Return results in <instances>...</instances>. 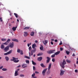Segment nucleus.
I'll return each instance as SVG.
<instances>
[{
    "label": "nucleus",
    "mask_w": 78,
    "mask_h": 78,
    "mask_svg": "<svg viewBox=\"0 0 78 78\" xmlns=\"http://www.w3.org/2000/svg\"><path fill=\"white\" fill-rule=\"evenodd\" d=\"M36 51V49L35 48L34 49V50H31L30 53V52H29L30 57L31 56H31H33V53H35Z\"/></svg>",
    "instance_id": "1"
},
{
    "label": "nucleus",
    "mask_w": 78,
    "mask_h": 78,
    "mask_svg": "<svg viewBox=\"0 0 78 78\" xmlns=\"http://www.w3.org/2000/svg\"><path fill=\"white\" fill-rule=\"evenodd\" d=\"M51 63H49L48 65V71L47 72V74L48 75H49L50 73V69H51Z\"/></svg>",
    "instance_id": "2"
},
{
    "label": "nucleus",
    "mask_w": 78,
    "mask_h": 78,
    "mask_svg": "<svg viewBox=\"0 0 78 78\" xmlns=\"http://www.w3.org/2000/svg\"><path fill=\"white\" fill-rule=\"evenodd\" d=\"M66 62L65 61V60H63V62L62 63L61 65H60V66L61 67H62V69H64L65 67V64H66Z\"/></svg>",
    "instance_id": "3"
},
{
    "label": "nucleus",
    "mask_w": 78,
    "mask_h": 78,
    "mask_svg": "<svg viewBox=\"0 0 78 78\" xmlns=\"http://www.w3.org/2000/svg\"><path fill=\"white\" fill-rule=\"evenodd\" d=\"M12 59H11V61H14V62H15L16 63L17 62H19V60L18 59V58H16L15 57H13L12 58Z\"/></svg>",
    "instance_id": "4"
},
{
    "label": "nucleus",
    "mask_w": 78,
    "mask_h": 78,
    "mask_svg": "<svg viewBox=\"0 0 78 78\" xmlns=\"http://www.w3.org/2000/svg\"><path fill=\"white\" fill-rule=\"evenodd\" d=\"M10 41H11V40L9 39H8L6 42L5 43H3V44H4V45H7L8 44V43H9Z\"/></svg>",
    "instance_id": "5"
},
{
    "label": "nucleus",
    "mask_w": 78,
    "mask_h": 78,
    "mask_svg": "<svg viewBox=\"0 0 78 78\" xmlns=\"http://www.w3.org/2000/svg\"><path fill=\"white\" fill-rule=\"evenodd\" d=\"M47 70V68H46L43 70L42 72V74L43 76H45V72H46Z\"/></svg>",
    "instance_id": "6"
},
{
    "label": "nucleus",
    "mask_w": 78,
    "mask_h": 78,
    "mask_svg": "<svg viewBox=\"0 0 78 78\" xmlns=\"http://www.w3.org/2000/svg\"><path fill=\"white\" fill-rule=\"evenodd\" d=\"M55 50H49L47 51V53L49 54H51V53H54Z\"/></svg>",
    "instance_id": "7"
},
{
    "label": "nucleus",
    "mask_w": 78,
    "mask_h": 78,
    "mask_svg": "<svg viewBox=\"0 0 78 78\" xmlns=\"http://www.w3.org/2000/svg\"><path fill=\"white\" fill-rule=\"evenodd\" d=\"M65 72V71H64L62 69H61L60 70V76H62V75H64V72Z\"/></svg>",
    "instance_id": "8"
},
{
    "label": "nucleus",
    "mask_w": 78,
    "mask_h": 78,
    "mask_svg": "<svg viewBox=\"0 0 78 78\" xmlns=\"http://www.w3.org/2000/svg\"><path fill=\"white\" fill-rule=\"evenodd\" d=\"M12 50H10L8 52L4 53V55H9V54H11V53H12Z\"/></svg>",
    "instance_id": "9"
},
{
    "label": "nucleus",
    "mask_w": 78,
    "mask_h": 78,
    "mask_svg": "<svg viewBox=\"0 0 78 78\" xmlns=\"http://www.w3.org/2000/svg\"><path fill=\"white\" fill-rule=\"evenodd\" d=\"M46 58L47 59L46 61V63H49V62H50V59H51V58L48 57H47Z\"/></svg>",
    "instance_id": "10"
},
{
    "label": "nucleus",
    "mask_w": 78,
    "mask_h": 78,
    "mask_svg": "<svg viewBox=\"0 0 78 78\" xmlns=\"http://www.w3.org/2000/svg\"><path fill=\"white\" fill-rule=\"evenodd\" d=\"M12 41H14L15 42H19V40L15 38L12 39Z\"/></svg>",
    "instance_id": "11"
},
{
    "label": "nucleus",
    "mask_w": 78,
    "mask_h": 78,
    "mask_svg": "<svg viewBox=\"0 0 78 78\" xmlns=\"http://www.w3.org/2000/svg\"><path fill=\"white\" fill-rule=\"evenodd\" d=\"M9 46H7V47H6L5 48H4V51H6L8 50H9Z\"/></svg>",
    "instance_id": "12"
},
{
    "label": "nucleus",
    "mask_w": 78,
    "mask_h": 78,
    "mask_svg": "<svg viewBox=\"0 0 78 78\" xmlns=\"http://www.w3.org/2000/svg\"><path fill=\"white\" fill-rule=\"evenodd\" d=\"M10 48H13L14 47V42H12L10 45Z\"/></svg>",
    "instance_id": "13"
},
{
    "label": "nucleus",
    "mask_w": 78,
    "mask_h": 78,
    "mask_svg": "<svg viewBox=\"0 0 78 78\" xmlns=\"http://www.w3.org/2000/svg\"><path fill=\"white\" fill-rule=\"evenodd\" d=\"M24 36L26 37V36H28V32H24Z\"/></svg>",
    "instance_id": "14"
},
{
    "label": "nucleus",
    "mask_w": 78,
    "mask_h": 78,
    "mask_svg": "<svg viewBox=\"0 0 78 78\" xmlns=\"http://www.w3.org/2000/svg\"><path fill=\"white\" fill-rule=\"evenodd\" d=\"M17 28V27H13L12 28V30L13 31H16V28Z\"/></svg>",
    "instance_id": "15"
},
{
    "label": "nucleus",
    "mask_w": 78,
    "mask_h": 78,
    "mask_svg": "<svg viewBox=\"0 0 78 78\" xmlns=\"http://www.w3.org/2000/svg\"><path fill=\"white\" fill-rule=\"evenodd\" d=\"M48 41L47 40H45L44 41H43V43L44 44V45H46V44H47V43H48Z\"/></svg>",
    "instance_id": "16"
},
{
    "label": "nucleus",
    "mask_w": 78,
    "mask_h": 78,
    "mask_svg": "<svg viewBox=\"0 0 78 78\" xmlns=\"http://www.w3.org/2000/svg\"><path fill=\"white\" fill-rule=\"evenodd\" d=\"M36 47V44L34 43L32 45V48H34V49L35 48H35V47Z\"/></svg>",
    "instance_id": "17"
},
{
    "label": "nucleus",
    "mask_w": 78,
    "mask_h": 78,
    "mask_svg": "<svg viewBox=\"0 0 78 78\" xmlns=\"http://www.w3.org/2000/svg\"><path fill=\"white\" fill-rule=\"evenodd\" d=\"M42 59V57H39L37 58L38 61H41Z\"/></svg>",
    "instance_id": "18"
},
{
    "label": "nucleus",
    "mask_w": 78,
    "mask_h": 78,
    "mask_svg": "<svg viewBox=\"0 0 78 78\" xmlns=\"http://www.w3.org/2000/svg\"><path fill=\"white\" fill-rule=\"evenodd\" d=\"M17 75H19V73H18V72L17 71H16L15 73V76H17Z\"/></svg>",
    "instance_id": "19"
},
{
    "label": "nucleus",
    "mask_w": 78,
    "mask_h": 78,
    "mask_svg": "<svg viewBox=\"0 0 78 78\" xmlns=\"http://www.w3.org/2000/svg\"><path fill=\"white\" fill-rule=\"evenodd\" d=\"M34 32H32L30 33V35L31 36H34Z\"/></svg>",
    "instance_id": "20"
},
{
    "label": "nucleus",
    "mask_w": 78,
    "mask_h": 78,
    "mask_svg": "<svg viewBox=\"0 0 78 78\" xmlns=\"http://www.w3.org/2000/svg\"><path fill=\"white\" fill-rule=\"evenodd\" d=\"M59 53H60V51H58L56 52H55V55H59Z\"/></svg>",
    "instance_id": "21"
},
{
    "label": "nucleus",
    "mask_w": 78,
    "mask_h": 78,
    "mask_svg": "<svg viewBox=\"0 0 78 78\" xmlns=\"http://www.w3.org/2000/svg\"><path fill=\"white\" fill-rule=\"evenodd\" d=\"M41 66L42 67H43V68H44V67H45L46 66L44 65V64L42 63H41Z\"/></svg>",
    "instance_id": "22"
},
{
    "label": "nucleus",
    "mask_w": 78,
    "mask_h": 78,
    "mask_svg": "<svg viewBox=\"0 0 78 78\" xmlns=\"http://www.w3.org/2000/svg\"><path fill=\"white\" fill-rule=\"evenodd\" d=\"M5 58L7 61H9V57H8L5 56Z\"/></svg>",
    "instance_id": "23"
},
{
    "label": "nucleus",
    "mask_w": 78,
    "mask_h": 78,
    "mask_svg": "<svg viewBox=\"0 0 78 78\" xmlns=\"http://www.w3.org/2000/svg\"><path fill=\"white\" fill-rule=\"evenodd\" d=\"M30 28V27H26L23 28V30H28Z\"/></svg>",
    "instance_id": "24"
},
{
    "label": "nucleus",
    "mask_w": 78,
    "mask_h": 78,
    "mask_svg": "<svg viewBox=\"0 0 78 78\" xmlns=\"http://www.w3.org/2000/svg\"><path fill=\"white\" fill-rule=\"evenodd\" d=\"M43 48H44L43 46L42 45H41V47H40V49L41 50H43Z\"/></svg>",
    "instance_id": "25"
},
{
    "label": "nucleus",
    "mask_w": 78,
    "mask_h": 78,
    "mask_svg": "<svg viewBox=\"0 0 78 78\" xmlns=\"http://www.w3.org/2000/svg\"><path fill=\"white\" fill-rule=\"evenodd\" d=\"M43 55V53L41 52L38 54L37 56H41V55Z\"/></svg>",
    "instance_id": "26"
},
{
    "label": "nucleus",
    "mask_w": 78,
    "mask_h": 78,
    "mask_svg": "<svg viewBox=\"0 0 78 78\" xmlns=\"http://www.w3.org/2000/svg\"><path fill=\"white\" fill-rule=\"evenodd\" d=\"M66 61L67 62H68V63H70V62H71V61L69 59H67L66 60Z\"/></svg>",
    "instance_id": "27"
},
{
    "label": "nucleus",
    "mask_w": 78,
    "mask_h": 78,
    "mask_svg": "<svg viewBox=\"0 0 78 78\" xmlns=\"http://www.w3.org/2000/svg\"><path fill=\"white\" fill-rule=\"evenodd\" d=\"M32 64H33V65H34V66H36V63H35L33 61H32Z\"/></svg>",
    "instance_id": "28"
},
{
    "label": "nucleus",
    "mask_w": 78,
    "mask_h": 78,
    "mask_svg": "<svg viewBox=\"0 0 78 78\" xmlns=\"http://www.w3.org/2000/svg\"><path fill=\"white\" fill-rule=\"evenodd\" d=\"M1 48L2 49H3L4 48H5V46L4 45H2L1 46Z\"/></svg>",
    "instance_id": "29"
},
{
    "label": "nucleus",
    "mask_w": 78,
    "mask_h": 78,
    "mask_svg": "<svg viewBox=\"0 0 78 78\" xmlns=\"http://www.w3.org/2000/svg\"><path fill=\"white\" fill-rule=\"evenodd\" d=\"M26 64H23L22 66V67H23V68H25V67H27V66H26Z\"/></svg>",
    "instance_id": "30"
},
{
    "label": "nucleus",
    "mask_w": 78,
    "mask_h": 78,
    "mask_svg": "<svg viewBox=\"0 0 78 78\" xmlns=\"http://www.w3.org/2000/svg\"><path fill=\"white\" fill-rule=\"evenodd\" d=\"M14 15H15L16 18H17V17H18V15H17V13H14Z\"/></svg>",
    "instance_id": "31"
},
{
    "label": "nucleus",
    "mask_w": 78,
    "mask_h": 78,
    "mask_svg": "<svg viewBox=\"0 0 78 78\" xmlns=\"http://www.w3.org/2000/svg\"><path fill=\"white\" fill-rule=\"evenodd\" d=\"M2 71H7V69L3 68L2 69Z\"/></svg>",
    "instance_id": "32"
},
{
    "label": "nucleus",
    "mask_w": 78,
    "mask_h": 78,
    "mask_svg": "<svg viewBox=\"0 0 78 78\" xmlns=\"http://www.w3.org/2000/svg\"><path fill=\"white\" fill-rule=\"evenodd\" d=\"M66 53L67 55H69V53H70V51H66Z\"/></svg>",
    "instance_id": "33"
},
{
    "label": "nucleus",
    "mask_w": 78,
    "mask_h": 78,
    "mask_svg": "<svg viewBox=\"0 0 78 78\" xmlns=\"http://www.w3.org/2000/svg\"><path fill=\"white\" fill-rule=\"evenodd\" d=\"M21 51H20V49H17V52H18V53H20Z\"/></svg>",
    "instance_id": "34"
},
{
    "label": "nucleus",
    "mask_w": 78,
    "mask_h": 78,
    "mask_svg": "<svg viewBox=\"0 0 78 78\" xmlns=\"http://www.w3.org/2000/svg\"><path fill=\"white\" fill-rule=\"evenodd\" d=\"M55 55H56L55 54H54L52 55L51 56V57L52 58H55Z\"/></svg>",
    "instance_id": "35"
},
{
    "label": "nucleus",
    "mask_w": 78,
    "mask_h": 78,
    "mask_svg": "<svg viewBox=\"0 0 78 78\" xmlns=\"http://www.w3.org/2000/svg\"><path fill=\"white\" fill-rule=\"evenodd\" d=\"M20 76H21L22 77H24L25 76L23 74H21L20 75Z\"/></svg>",
    "instance_id": "36"
},
{
    "label": "nucleus",
    "mask_w": 78,
    "mask_h": 78,
    "mask_svg": "<svg viewBox=\"0 0 78 78\" xmlns=\"http://www.w3.org/2000/svg\"><path fill=\"white\" fill-rule=\"evenodd\" d=\"M26 62L27 64H29V63H30V61L29 60H26Z\"/></svg>",
    "instance_id": "37"
},
{
    "label": "nucleus",
    "mask_w": 78,
    "mask_h": 78,
    "mask_svg": "<svg viewBox=\"0 0 78 78\" xmlns=\"http://www.w3.org/2000/svg\"><path fill=\"white\" fill-rule=\"evenodd\" d=\"M1 41H6V39H1Z\"/></svg>",
    "instance_id": "38"
},
{
    "label": "nucleus",
    "mask_w": 78,
    "mask_h": 78,
    "mask_svg": "<svg viewBox=\"0 0 78 78\" xmlns=\"http://www.w3.org/2000/svg\"><path fill=\"white\" fill-rule=\"evenodd\" d=\"M31 49H32V48H31V46H30L29 48V51H31Z\"/></svg>",
    "instance_id": "39"
},
{
    "label": "nucleus",
    "mask_w": 78,
    "mask_h": 78,
    "mask_svg": "<svg viewBox=\"0 0 78 78\" xmlns=\"http://www.w3.org/2000/svg\"><path fill=\"white\" fill-rule=\"evenodd\" d=\"M52 62H54L55 61V59L54 58H53L52 59Z\"/></svg>",
    "instance_id": "40"
},
{
    "label": "nucleus",
    "mask_w": 78,
    "mask_h": 78,
    "mask_svg": "<svg viewBox=\"0 0 78 78\" xmlns=\"http://www.w3.org/2000/svg\"><path fill=\"white\" fill-rule=\"evenodd\" d=\"M25 58H27V59H30V57L27 56H25Z\"/></svg>",
    "instance_id": "41"
},
{
    "label": "nucleus",
    "mask_w": 78,
    "mask_h": 78,
    "mask_svg": "<svg viewBox=\"0 0 78 78\" xmlns=\"http://www.w3.org/2000/svg\"><path fill=\"white\" fill-rule=\"evenodd\" d=\"M20 53V54L22 55H23V51L22 50L21 51Z\"/></svg>",
    "instance_id": "42"
},
{
    "label": "nucleus",
    "mask_w": 78,
    "mask_h": 78,
    "mask_svg": "<svg viewBox=\"0 0 78 78\" xmlns=\"http://www.w3.org/2000/svg\"><path fill=\"white\" fill-rule=\"evenodd\" d=\"M35 73H36L37 74H39V73L37 71H35Z\"/></svg>",
    "instance_id": "43"
},
{
    "label": "nucleus",
    "mask_w": 78,
    "mask_h": 78,
    "mask_svg": "<svg viewBox=\"0 0 78 78\" xmlns=\"http://www.w3.org/2000/svg\"><path fill=\"white\" fill-rule=\"evenodd\" d=\"M62 44V41H60V43L59 44V45H61Z\"/></svg>",
    "instance_id": "44"
},
{
    "label": "nucleus",
    "mask_w": 78,
    "mask_h": 78,
    "mask_svg": "<svg viewBox=\"0 0 78 78\" xmlns=\"http://www.w3.org/2000/svg\"><path fill=\"white\" fill-rule=\"evenodd\" d=\"M19 70H20V69H17L15 71L17 72H18V71H19Z\"/></svg>",
    "instance_id": "45"
},
{
    "label": "nucleus",
    "mask_w": 78,
    "mask_h": 78,
    "mask_svg": "<svg viewBox=\"0 0 78 78\" xmlns=\"http://www.w3.org/2000/svg\"><path fill=\"white\" fill-rule=\"evenodd\" d=\"M0 20L1 22L3 21V20H2V18H1V17L0 18Z\"/></svg>",
    "instance_id": "46"
},
{
    "label": "nucleus",
    "mask_w": 78,
    "mask_h": 78,
    "mask_svg": "<svg viewBox=\"0 0 78 78\" xmlns=\"http://www.w3.org/2000/svg\"><path fill=\"white\" fill-rule=\"evenodd\" d=\"M60 51H62V50H63V48H60Z\"/></svg>",
    "instance_id": "47"
},
{
    "label": "nucleus",
    "mask_w": 78,
    "mask_h": 78,
    "mask_svg": "<svg viewBox=\"0 0 78 78\" xmlns=\"http://www.w3.org/2000/svg\"><path fill=\"white\" fill-rule=\"evenodd\" d=\"M75 72H76V73H77V72H78V70H77V69H76V70H75Z\"/></svg>",
    "instance_id": "48"
},
{
    "label": "nucleus",
    "mask_w": 78,
    "mask_h": 78,
    "mask_svg": "<svg viewBox=\"0 0 78 78\" xmlns=\"http://www.w3.org/2000/svg\"><path fill=\"white\" fill-rule=\"evenodd\" d=\"M3 67V66H2L0 67V69H2V68Z\"/></svg>",
    "instance_id": "49"
},
{
    "label": "nucleus",
    "mask_w": 78,
    "mask_h": 78,
    "mask_svg": "<svg viewBox=\"0 0 78 78\" xmlns=\"http://www.w3.org/2000/svg\"><path fill=\"white\" fill-rule=\"evenodd\" d=\"M51 45H53V41H51Z\"/></svg>",
    "instance_id": "50"
},
{
    "label": "nucleus",
    "mask_w": 78,
    "mask_h": 78,
    "mask_svg": "<svg viewBox=\"0 0 78 78\" xmlns=\"http://www.w3.org/2000/svg\"><path fill=\"white\" fill-rule=\"evenodd\" d=\"M55 42H58V40H55Z\"/></svg>",
    "instance_id": "51"
},
{
    "label": "nucleus",
    "mask_w": 78,
    "mask_h": 78,
    "mask_svg": "<svg viewBox=\"0 0 78 78\" xmlns=\"http://www.w3.org/2000/svg\"><path fill=\"white\" fill-rule=\"evenodd\" d=\"M33 70H34V69H35V67H34V66L33 67Z\"/></svg>",
    "instance_id": "52"
},
{
    "label": "nucleus",
    "mask_w": 78,
    "mask_h": 78,
    "mask_svg": "<svg viewBox=\"0 0 78 78\" xmlns=\"http://www.w3.org/2000/svg\"><path fill=\"white\" fill-rule=\"evenodd\" d=\"M30 44H27V46H28V47H30Z\"/></svg>",
    "instance_id": "53"
},
{
    "label": "nucleus",
    "mask_w": 78,
    "mask_h": 78,
    "mask_svg": "<svg viewBox=\"0 0 78 78\" xmlns=\"http://www.w3.org/2000/svg\"><path fill=\"white\" fill-rule=\"evenodd\" d=\"M73 56H75V54L73 53V55H72Z\"/></svg>",
    "instance_id": "54"
},
{
    "label": "nucleus",
    "mask_w": 78,
    "mask_h": 78,
    "mask_svg": "<svg viewBox=\"0 0 78 78\" xmlns=\"http://www.w3.org/2000/svg\"><path fill=\"white\" fill-rule=\"evenodd\" d=\"M11 23H14V21H13L12 22H11Z\"/></svg>",
    "instance_id": "55"
},
{
    "label": "nucleus",
    "mask_w": 78,
    "mask_h": 78,
    "mask_svg": "<svg viewBox=\"0 0 78 78\" xmlns=\"http://www.w3.org/2000/svg\"><path fill=\"white\" fill-rule=\"evenodd\" d=\"M20 67V65H19L18 66H17V67L19 68Z\"/></svg>",
    "instance_id": "56"
},
{
    "label": "nucleus",
    "mask_w": 78,
    "mask_h": 78,
    "mask_svg": "<svg viewBox=\"0 0 78 78\" xmlns=\"http://www.w3.org/2000/svg\"><path fill=\"white\" fill-rule=\"evenodd\" d=\"M76 64H78V61H76Z\"/></svg>",
    "instance_id": "57"
},
{
    "label": "nucleus",
    "mask_w": 78,
    "mask_h": 78,
    "mask_svg": "<svg viewBox=\"0 0 78 78\" xmlns=\"http://www.w3.org/2000/svg\"><path fill=\"white\" fill-rule=\"evenodd\" d=\"M35 43H37V40H36L35 41Z\"/></svg>",
    "instance_id": "58"
},
{
    "label": "nucleus",
    "mask_w": 78,
    "mask_h": 78,
    "mask_svg": "<svg viewBox=\"0 0 78 78\" xmlns=\"http://www.w3.org/2000/svg\"><path fill=\"white\" fill-rule=\"evenodd\" d=\"M36 56V55L34 54L33 55V57H35Z\"/></svg>",
    "instance_id": "59"
},
{
    "label": "nucleus",
    "mask_w": 78,
    "mask_h": 78,
    "mask_svg": "<svg viewBox=\"0 0 78 78\" xmlns=\"http://www.w3.org/2000/svg\"><path fill=\"white\" fill-rule=\"evenodd\" d=\"M74 66L75 67H76V65H75V64H74Z\"/></svg>",
    "instance_id": "60"
},
{
    "label": "nucleus",
    "mask_w": 78,
    "mask_h": 78,
    "mask_svg": "<svg viewBox=\"0 0 78 78\" xmlns=\"http://www.w3.org/2000/svg\"><path fill=\"white\" fill-rule=\"evenodd\" d=\"M17 22H19V20L18 19H17Z\"/></svg>",
    "instance_id": "61"
},
{
    "label": "nucleus",
    "mask_w": 78,
    "mask_h": 78,
    "mask_svg": "<svg viewBox=\"0 0 78 78\" xmlns=\"http://www.w3.org/2000/svg\"><path fill=\"white\" fill-rule=\"evenodd\" d=\"M51 41H54V39H51Z\"/></svg>",
    "instance_id": "62"
},
{
    "label": "nucleus",
    "mask_w": 78,
    "mask_h": 78,
    "mask_svg": "<svg viewBox=\"0 0 78 78\" xmlns=\"http://www.w3.org/2000/svg\"><path fill=\"white\" fill-rule=\"evenodd\" d=\"M26 41H27L25 40V41H23V42H26Z\"/></svg>",
    "instance_id": "63"
},
{
    "label": "nucleus",
    "mask_w": 78,
    "mask_h": 78,
    "mask_svg": "<svg viewBox=\"0 0 78 78\" xmlns=\"http://www.w3.org/2000/svg\"><path fill=\"white\" fill-rule=\"evenodd\" d=\"M31 43H30V44H29V45H31Z\"/></svg>",
    "instance_id": "64"
}]
</instances>
